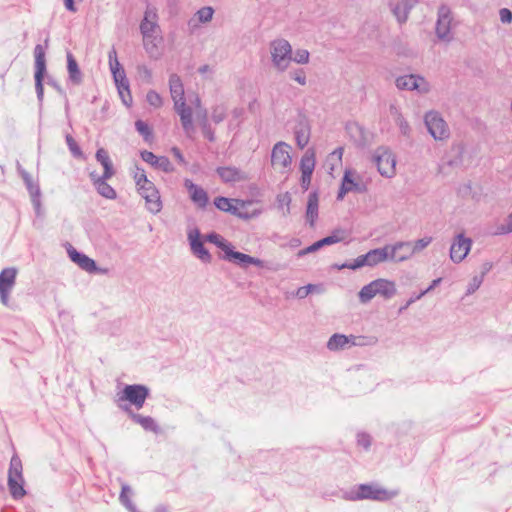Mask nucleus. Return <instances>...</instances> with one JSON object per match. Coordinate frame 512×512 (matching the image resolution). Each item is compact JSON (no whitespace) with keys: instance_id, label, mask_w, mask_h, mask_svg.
I'll return each mask as SVG.
<instances>
[{"instance_id":"obj_1","label":"nucleus","mask_w":512,"mask_h":512,"mask_svg":"<svg viewBox=\"0 0 512 512\" xmlns=\"http://www.w3.org/2000/svg\"><path fill=\"white\" fill-rule=\"evenodd\" d=\"M133 179L139 194L145 199L147 209L153 213L159 212L161 209L159 192L154 183L147 178L145 171L136 167Z\"/></svg>"},{"instance_id":"obj_2","label":"nucleus","mask_w":512,"mask_h":512,"mask_svg":"<svg viewBox=\"0 0 512 512\" xmlns=\"http://www.w3.org/2000/svg\"><path fill=\"white\" fill-rule=\"evenodd\" d=\"M411 256L408 244L398 243L394 246H385L383 248L370 250L365 254L368 260V266H375L387 260L404 261Z\"/></svg>"},{"instance_id":"obj_3","label":"nucleus","mask_w":512,"mask_h":512,"mask_svg":"<svg viewBox=\"0 0 512 512\" xmlns=\"http://www.w3.org/2000/svg\"><path fill=\"white\" fill-rule=\"evenodd\" d=\"M372 161L378 172L386 178H392L396 174V156L387 147H378L372 155Z\"/></svg>"},{"instance_id":"obj_4","label":"nucleus","mask_w":512,"mask_h":512,"mask_svg":"<svg viewBox=\"0 0 512 512\" xmlns=\"http://www.w3.org/2000/svg\"><path fill=\"white\" fill-rule=\"evenodd\" d=\"M291 146L285 142H278L271 152V166L277 172L284 173L292 164Z\"/></svg>"},{"instance_id":"obj_5","label":"nucleus","mask_w":512,"mask_h":512,"mask_svg":"<svg viewBox=\"0 0 512 512\" xmlns=\"http://www.w3.org/2000/svg\"><path fill=\"white\" fill-rule=\"evenodd\" d=\"M291 52L289 42L284 39L275 40L271 43L272 61L280 70H284L288 67L291 61Z\"/></svg>"},{"instance_id":"obj_6","label":"nucleus","mask_w":512,"mask_h":512,"mask_svg":"<svg viewBox=\"0 0 512 512\" xmlns=\"http://www.w3.org/2000/svg\"><path fill=\"white\" fill-rule=\"evenodd\" d=\"M34 57H35V88L37 92V96L40 100L43 98L44 87H43V79L46 73V60H45V50L42 45H36L34 48Z\"/></svg>"},{"instance_id":"obj_7","label":"nucleus","mask_w":512,"mask_h":512,"mask_svg":"<svg viewBox=\"0 0 512 512\" xmlns=\"http://www.w3.org/2000/svg\"><path fill=\"white\" fill-rule=\"evenodd\" d=\"M148 394V388L143 385H127L119 396V401H128L137 409H140L143 407Z\"/></svg>"},{"instance_id":"obj_8","label":"nucleus","mask_w":512,"mask_h":512,"mask_svg":"<svg viewBox=\"0 0 512 512\" xmlns=\"http://www.w3.org/2000/svg\"><path fill=\"white\" fill-rule=\"evenodd\" d=\"M316 165V155L313 149H308L301 158V187L307 191L311 184L312 174Z\"/></svg>"},{"instance_id":"obj_9","label":"nucleus","mask_w":512,"mask_h":512,"mask_svg":"<svg viewBox=\"0 0 512 512\" xmlns=\"http://www.w3.org/2000/svg\"><path fill=\"white\" fill-rule=\"evenodd\" d=\"M17 270L9 267L0 272V300L3 305L9 304V296L15 285Z\"/></svg>"},{"instance_id":"obj_10","label":"nucleus","mask_w":512,"mask_h":512,"mask_svg":"<svg viewBox=\"0 0 512 512\" xmlns=\"http://www.w3.org/2000/svg\"><path fill=\"white\" fill-rule=\"evenodd\" d=\"M472 246L470 238L465 237L463 234L456 236L450 248V258L453 262L459 263L465 259Z\"/></svg>"},{"instance_id":"obj_11","label":"nucleus","mask_w":512,"mask_h":512,"mask_svg":"<svg viewBox=\"0 0 512 512\" xmlns=\"http://www.w3.org/2000/svg\"><path fill=\"white\" fill-rule=\"evenodd\" d=\"M425 122L434 139L442 140L447 137L448 129L446 123L436 113H428L425 117Z\"/></svg>"},{"instance_id":"obj_12","label":"nucleus","mask_w":512,"mask_h":512,"mask_svg":"<svg viewBox=\"0 0 512 512\" xmlns=\"http://www.w3.org/2000/svg\"><path fill=\"white\" fill-rule=\"evenodd\" d=\"M157 13L154 9L145 11L144 19L140 24V30L143 37L149 38L153 34H160V28L157 24Z\"/></svg>"},{"instance_id":"obj_13","label":"nucleus","mask_w":512,"mask_h":512,"mask_svg":"<svg viewBox=\"0 0 512 512\" xmlns=\"http://www.w3.org/2000/svg\"><path fill=\"white\" fill-rule=\"evenodd\" d=\"M396 85L400 89L418 90L420 92L428 90L426 81L423 78L416 77L414 75L399 77L396 80Z\"/></svg>"},{"instance_id":"obj_14","label":"nucleus","mask_w":512,"mask_h":512,"mask_svg":"<svg viewBox=\"0 0 512 512\" xmlns=\"http://www.w3.org/2000/svg\"><path fill=\"white\" fill-rule=\"evenodd\" d=\"M193 253L203 261L210 260V254L200 240V232L197 229L191 230L188 234Z\"/></svg>"},{"instance_id":"obj_15","label":"nucleus","mask_w":512,"mask_h":512,"mask_svg":"<svg viewBox=\"0 0 512 512\" xmlns=\"http://www.w3.org/2000/svg\"><path fill=\"white\" fill-rule=\"evenodd\" d=\"M233 215H236L240 218H252L257 216L260 211L256 208H252L254 206V203L252 201H243V200H235V203L233 204Z\"/></svg>"},{"instance_id":"obj_16","label":"nucleus","mask_w":512,"mask_h":512,"mask_svg":"<svg viewBox=\"0 0 512 512\" xmlns=\"http://www.w3.org/2000/svg\"><path fill=\"white\" fill-rule=\"evenodd\" d=\"M386 492L375 488L371 484H361L357 493H352L349 498L352 500L362 498L384 499Z\"/></svg>"},{"instance_id":"obj_17","label":"nucleus","mask_w":512,"mask_h":512,"mask_svg":"<svg viewBox=\"0 0 512 512\" xmlns=\"http://www.w3.org/2000/svg\"><path fill=\"white\" fill-rule=\"evenodd\" d=\"M185 187L188 189L191 200L200 208L208 203L207 193L201 187L195 185L191 180H185Z\"/></svg>"},{"instance_id":"obj_18","label":"nucleus","mask_w":512,"mask_h":512,"mask_svg":"<svg viewBox=\"0 0 512 512\" xmlns=\"http://www.w3.org/2000/svg\"><path fill=\"white\" fill-rule=\"evenodd\" d=\"M169 87L171 98L174 102V106H179L180 103L185 102L184 99V87L180 77L176 74L170 76Z\"/></svg>"},{"instance_id":"obj_19","label":"nucleus","mask_w":512,"mask_h":512,"mask_svg":"<svg viewBox=\"0 0 512 512\" xmlns=\"http://www.w3.org/2000/svg\"><path fill=\"white\" fill-rule=\"evenodd\" d=\"M69 256L71 260L76 263L83 270L92 273L97 270L96 263L93 259L89 258L85 254H81L75 249L69 250Z\"/></svg>"},{"instance_id":"obj_20","label":"nucleus","mask_w":512,"mask_h":512,"mask_svg":"<svg viewBox=\"0 0 512 512\" xmlns=\"http://www.w3.org/2000/svg\"><path fill=\"white\" fill-rule=\"evenodd\" d=\"M225 256H226V259H228L229 261H235V262H238L239 264H243V265L252 264V265L259 266V267L263 266L262 260H260L258 258L251 257V256L241 253V252L233 251L232 246L230 247V249L228 250V252L226 253Z\"/></svg>"},{"instance_id":"obj_21","label":"nucleus","mask_w":512,"mask_h":512,"mask_svg":"<svg viewBox=\"0 0 512 512\" xmlns=\"http://www.w3.org/2000/svg\"><path fill=\"white\" fill-rule=\"evenodd\" d=\"M376 288L377 295L383 296L384 298H391L396 294V284L393 281L387 279H377L373 281Z\"/></svg>"},{"instance_id":"obj_22","label":"nucleus","mask_w":512,"mask_h":512,"mask_svg":"<svg viewBox=\"0 0 512 512\" xmlns=\"http://www.w3.org/2000/svg\"><path fill=\"white\" fill-rule=\"evenodd\" d=\"M355 337L354 336H346L343 334H334L330 337L327 342V347L331 351H336L345 348L347 345H355Z\"/></svg>"},{"instance_id":"obj_23","label":"nucleus","mask_w":512,"mask_h":512,"mask_svg":"<svg viewBox=\"0 0 512 512\" xmlns=\"http://www.w3.org/2000/svg\"><path fill=\"white\" fill-rule=\"evenodd\" d=\"M450 24V12L448 9L442 8L439 12V19L436 26V32L440 38H445L448 35Z\"/></svg>"},{"instance_id":"obj_24","label":"nucleus","mask_w":512,"mask_h":512,"mask_svg":"<svg viewBox=\"0 0 512 512\" xmlns=\"http://www.w3.org/2000/svg\"><path fill=\"white\" fill-rule=\"evenodd\" d=\"M174 108L180 116L184 130L186 133H190L193 130L191 108L187 107L185 102L180 103L179 106H174Z\"/></svg>"},{"instance_id":"obj_25","label":"nucleus","mask_w":512,"mask_h":512,"mask_svg":"<svg viewBox=\"0 0 512 512\" xmlns=\"http://www.w3.org/2000/svg\"><path fill=\"white\" fill-rule=\"evenodd\" d=\"M90 176L99 194H101L103 197L107 199L116 198V191L105 182L106 179H103V176L97 177L94 173H91Z\"/></svg>"},{"instance_id":"obj_26","label":"nucleus","mask_w":512,"mask_h":512,"mask_svg":"<svg viewBox=\"0 0 512 512\" xmlns=\"http://www.w3.org/2000/svg\"><path fill=\"white\" fill-rule=\"evenodd\" d=\"M96 159L104 168L103 179L111 178L114 170L108 152L104 148H99L96 152Z\"/></svg>"},{"instance_id":"obj_27","label":"nucleus","mask_w":512,"mask_h":512,"mask_svg":"<svg viewBox=\"0 0 512 512\" xmlns=\"http://www.w3.org/2000/svg\"><path fill=\"white\" fill-rule=\"evenodd\" d=\"M318 205L319 199L316 192L310 193L308 197L307 210H306V218L309 221L310 225L313 226L317 217H318Z\"/></svg>"},{"instance_id":"obj_28","label":"nucleus","mask_w":512,"mask_h":512,"mask_svg":"<svg viewBox=\"0 0 512 512\" xmlns=\"http://www.w3.org/2000/svg\"><path fill=\"white\" fill-rule=\"evenodd\" d=\"M343 239H344L343 233L342 232H337L334 235L325 237V238L315 242L314 244L309 246L304 252H301L300 254L314 252V251H316L317 249L321 248L324 245L335 244V243H338V242L342 241Z\"/></svg>"},{"instance_id":"obj_29","label":"nucleus","mask_w":512,"mask_h":512,"mask_svg":"<svg viewBox=\"0 0 512 512\" xmlns=\"http://www.w3.org/2000/svg\"><path fill=\"white\" fill-rule=\"evenodd\" d=\"M357 187V184L354 182L352 178V172L351 171H345L344 177L342 180V185L340 188V191L338 193V199H343L345 194L348 192L354 190Z\"/></svg>"},{"instance_id":"obj_30","label":"nucleus","mask_w":512,"mask_h":512,"mask_svg":"<svg viewBox=\"0 0 512 512\" xmlns=\"http://www.w3.org/2000/svg\"><path fill=\"white\" fill-rule=\"evenodd\" d=\"M218 174L226 182H235L243 179L242 173L231 167H223L218 169Z\"/></svg>"},{"instance_id":"obj_31","label":"nucleus","mask_w":512,"mask_h":512,"mask_svg":"<svg viewBox=\"0 0 512 512\" xmlns=\"http://www.w3.org/2000/svg\"><path fill=\"white\" fill-rule=\"evenodd\" d=\"M67 69L72 81L75 83H79L81 80V72L74 56L70 52L67 53Z\"/></svg>"},{"instance_id":"obj_32","label":"nucleus","mask_w":512,"mask_h":512,"mask_svg":"<svg viewBox=\"0 0 512 512\" xmlns=\"http://www.w3.org/2000/svg\"><path fill=\"white\" fill-rule=\"evenodd\" d=\"M161 42H162V37L160 34L152 33V36H150L149 38L143 37L144 47H145L146 51L151 55H154L157 53L158 47Z\"/></svg>"},{"instance_id":"obj_33","label":"nucleus","mask_w":512,"mask_h":512,"mask_svg":"<svg viewBox=\"0 0 512 512\" xmlns=\"http://www.w3.org/2000/svg\"><path fill=\"white\" fill-rule=\"evenodd\" d=\"M20 478H22V462L18 457H12L10 461L8 480H18Z\"/></svg>"},{"instance_id":"obj_34","label":"nucleus","mask_w":512,"mask_h":512,"mask_svg":"<svg viewBox=\"0 0 512 512\" xmlns=\"http://www.w3.org/2000/svg\"><path fill=\"white\" fill-rule=\"evenodd\" d=\"M133 420L136 423H138L139 425H141L145 430H150L153 432H157V430H158V427H157L154 419L151 417H144L141 415H133Z\"/></svg>"},{"instance_id":"obj_35","label":"nucleus","mask_w":512,"mask_h":512,"mask_svg":"<svg viewBox=\"0 0 512 512\" xmlns=\"http://www.w3.org/2000/svg\"><path fill=\"white\" fill-rule=\"evenodd\" d=\"M377 295L373 281L365 285L359 292V299L362 303L370 301Z\"/></svg>"},{"instance_id":"obj_36","label":"nucleus","mask_w":512,"mask_h":512,"mask_svg":"<svg viewBox=\"0 0 512 512\" xmlns=\"http://www.w3.org/2000/svg\"><path fill=\"white\" fill-rule=\"evenodd\" d=\"M235 200L236 199H229L226 197H217L214 200V204L219 210L230 212L232 214Z\"/></svg>"},{"instance_id":"obj_37","label":"nucleus","mask_w":512,"mask_h":512,"mask_svg":"<svg viewBox=\"0 0 512 512\" xmlns=\"http://www.w3.org/2000/svg\"><path fill=\"white\" fill-rule=\"evenodd\" d=\"M207 240L216 246H218L220 249L224 251L226 254L230 247L232 246L230 243H228L221 235L212 233L207 236Z\"/></svg>"},{"instance_id":"obj_38","label":"nucleus","mask_w":512,"mask_h":512,"mask_svg":"<svg viewBox=\"0 0 512 512\" xmlns=\"http://www.w3.org/2000/svg\"><path fill=\"white\" fill-rule=\"evenodd\" d=\"M117 90H118L119 96H120L123 104L126 105L127 107H130L132 105L133 98H132L131 91L129 88V83L119 85L117 87Z\"/></svg>"},{"instance_id":"obj_39","label":"nucleus","mask_w":512,"mask_h":512,"mask_svg":"<svg viewBox=\"0 0 512 512\" xmlns=\"http://www.w3.org/2000/svg\"><path fill=\"white\" fill-rule=\"evenodd\" d=\"M136 130L143 136L146 142H151L153 138L152 130L147 123L142 120L135 122Z\"/></svg>"},{"instance_id":"obj_40","label":"nucleus","mask_w":512,"mask_h":512,"mask_svg":"<svg viewBox=\"0 0 512 512\" xmlns=\"http://www.w3.org/2000/svg\"><path fill=\"white\" fill-rule=\"evenodd\" d=\"M146 99L148 103L154 108H160L163 105V99L161 95L154 90L148 91Z\"/></svg>"},{"instance_id":"obj_41","label":"nucleus","mask_w":512,"mask_h":512,"mask_svg":"<svg viewBox=\"0 0 512 512\" xmlns=\"http://www.w3.org/2000/svg\"><path fill=\"white\" fill-rule=\"evenodd\" d=\"M108 58H109V66H110V70H111L112 74H114L115 72L123 70L120 62L118 61L117 53H116L115 49H112L109 52Z\"/></svg>"},{"instance_id":"obj_42","label":"nucleus","mask_w":512,"mask_h":512,"mask_svg":"<svg viewBox=\"0 0 512 512\" xmlns=\"http://www.w3.org/2000/svg\"><path fill=\"white\" fill-rule=\"evenodd\" d=\"M8 487L11 495L17 499L25 495V490L21 485V482H8Z\"/></svg>"},{"instance_id":"obj_43","label":"nucleus","mask_w":512,"mask_h":512,"mask_svg":"<svg viewBox=\"0 0 512 512\" xmlns=\"http://www.w3.org/2000/svg\"><path fill=\"white\" fill-rule=\"evenodd\" d=\"M154 167L164 172L173 171V165L171 164L170 160L165 156H159Z\"/></svg>"},{"instance_id":"obj_44","label":"nucleus","mask_w":512,"mask_h":512,"mask_svg":"<svg viewBox=\"0 0 512 512\" xmlns=\"http://www.w3.org/2000/svg\"><path fill=\"white\" fill-rule=\"evenodd\" d=\"M431 241H432L431 237H426V238H423V239H420V240L416 241L413 246L410 243H407L409 245V249L411 251V255L413 253H415V252H418V251L422 250L426 246H428L431 243Z\"/></svg>"},{"instance_id":"obj_45","label":"nucleus","mask_w":512,"mask_h":512,"mask_svg":"<svg viewBox=\"0 0 512 512\" xmlns=\"http://www.w3.org/2000/svg\"><path fill=\"white\" fill-rule=\"evenodd\" d=\"M213 9L211 7H204V8H201L197 13V17L199 19L200 22H208L212 19L213 17Z\"/></svg>"},{"instance_id":"obj_46","label":"nucleus","mask_w":512,"mask_h":512,"mask_svg":"<svg viewBox=\"0 0 512 512\" xmlns=\"http://www.w3.org/2000/svg\"><path fill=\"white\" fill-rule=\"evenodd\" d=\"M66 143L71 151V153L76 157L82 156V151L80 150L77 142L71 135H66Z\"/></svg>"},{"instance_id":"obj_47","label":"nucleus","mask_w":512,"mask_h":512,"mask_svg":"<svg viewBox=\"0 0 512 512\" xmlns=\"http://www.w3.org/2000/svg\"><path fill=\"white\" fill-rule=\"evenodd\" d=\"M158 157L159 156H156L152 152L147 151V150H144V151L141 152L142 160L145 161L146 163L152 165V166H155Z\"/></svg>"},{"instance_id":"obj_48","label":"nucleus","mask_w":512,"mask_h":512,"mask_svg":"<svg viewBox=\"0 0 512 512\" xmlns=\"http://www.w3.org/2000/svg\"><path fill=\"white\" fill-rule=\"evenodd\" d=\"M294 61L305 64L309 61V52L307 50H298L295 54Z\"/></svg>"},{"instance_id":"obj_49","label":"nucleus","mask_w":512,"mask_h":512,"mask_svg":"<svg viewBox=\"0 0 512 512\" xmlns=\"http://www.w3.org/2000/svg\"><path fill=\"white\" fill-rule=\"evenodd\" d=\"M365 265L368 266V260L365 258V255H361L355 260L353 264L344 265L343 267H347L349 269H357Z\"/></svg>"},{"instance_id":"obj_50","label":"nucleus","mask_w":512,"mask_h":512,"mask_svg":"<svg viewBox=\"0 0 512 512\" xmlns=\"http://www.w3.org/2000/svg\"><path fill=\"white\" fill-rule=\"evenodd\" d=\"M113 78H114L116 87H118L119 85H122V84L129 83L127 78H126V74H125L124 69L121 70V71L115 72L113 74Z\"/></svg>"},{"instance_id":"obj_51","label":"nucleus","mask_w":512,"mask_h":512,"mask_svg":"<svg viewBox=\"0 0 512 512\" xmlns=\"http://www.w3.org/2000/svg\"><path fill=\"white\" fill-rule=\"evenodd\" d=\"M500 19L503 23H510L512 21V13L507 8H502L499 11Z\"/></svg>"},{"instance_id":"obj_52","label":"nucleus","mask_w":512,"mask_h":512,"mask_svg":"<svg viewBox=\"0 0 512 512\" xmlns=\"http://www.w3.org/2000/svg\"><path fill=\"white\" fill-rule=\"evenodd\" d=\"M278 201L280 204L285 205L287 207V209H289V205L291 203V195L289 194V192L280 194L278 196Z\"/></svg>"},{"instance_id":"obj_53","label":"nucleus","mask_w":512,"mask_h":512,"mask_svg":"<svg viewBox=\"0 0 512 512\" xmlns=\"http://www.w3.org/2000/svg\"><path fill=\"white\" fill-rule=\"evenodd\" d=\"M213 120L216 122V123H219L221 122L224 117H225V112L222 108L220 109H215L214 112H213Z\"/></svg>"},{"instance_id":"obj_54","label":"nucleus","mask_w":512,"mask_h":512,"mask_svg":"<svg viewBox=\"0 0 512 512\" xmlns=\"http://www.w3.org/2000/svg\"><path fill=\"white\" fill-rule=\"evenodd\" d=\"M308 143V136L304 134L297 135V144L300 148H304Z\"/></svg>"},{"instance_id":"obj_55","label":"nucleus","mask_w":512,"mask_h":512,"mask_svg":"<svg viewBox=\"0 0 512 512\" xmlns=\"http://www.w3.org/2000/svg\"><path fill=\"white\" fill-rule=\"evenodd\" d=\"M394 13H395V15L397 16V18H398V20L400 22H404L407 19V11H406V9H403L402 13H400V9H399V7H397L394 10Z\"/></svg>"},{"instance_id":"obj_56","label":"nucleus","mask_w":512,"mask_h":512,"mask_svg":"<svg viewBox=\"0 0 512 512\" xmlns=\"http://www.w3.org/2000/svg\"><path fill=\"white\" fill-rule=\"evenodd\" d=\"M294 80L297 81L299 84L304 85L306 83L305 74L302 71L299 73H296L294 75Z\"/></svg>"},{"instance_id":"obj_57","label":"nucleus","mask_w":512,"mask_h":512,"mask_svg":"<svg viewBox=\"0 0 512 512\" xmlns=\"http://www.w3.org/2000/svg\"><path fill=\"white\" fill-rule=\"evenodd\" d=\"M331 156L332 157H336L338 162H341L342 160V156H343V148L342 147H339L337 149H335L332 153H331Z\"/></svg>"},{"instance_id":"obj_58","label":"nucleus","mask_w":512,"mask_h":512,"mask_svg":"<svg viewBox=\"0 0 512 512\" xmlns=\"http://www.w3.org/2000/svg\"><path fill=\"white\" fill-rule=\"evenodd\" d=\"M64 5L69 11H72V12L76 11V8L74 5V0H64Z\"/></svg>"},{"instance_id":"obj_59","label":"nucleus","mask_w":512,"mask_h":512,"mask_svg":"<svg viewBox=\"0 0 512 512\" xmlns=\"http://www.w3.org/2000/svg\"><path fill=\"white\" fill-rule=\"evenodd\" d=\"M173 155L179 160V162H184L183 155L181 154L180 150L176 147L172 148Z\"/></svg>"},{"instance_id":"obj_60","label":"nucleus","mask_w":512,"mask_h":512,"mask_svg":"<svg viewBox=\"0 0 512 512\" xmlns=\"http://www.w3.org/2000/svg\"><path fill=\"white\" fill-rule=\"evenodd\" d=\"M510 231H512V214L509 215V217L507 219V228L502 229L501 233H506V232H510Z\"/></svg>"},{"instance_id":"obj_61","label":"nucleus","mask_w":512,"mask_h":512,"mask_svg":"<svg viewBox=\"0 0 512 512\" xmlns=\"http://www.w3.org/2000/svg\"><path fill=\"white\" fill-rule=\"evenodd\" d=\"M311 286H308V287H302L298 290L297 294L300 296V297H304L308 294V289L310 288Z\"/></svg>"},{"instance_id":"obj_62","label":"nucleus","mask_w":512,"mask_h":512,"mask_svg":"<svg viewBox=\"0 0 512 512\" xmlns=\"http://www.w3.org/2000/svg\"><path fill=\"white\" fill-rule=\"evenodd\" d=\"M439 282H440V279L434 280V281H433V284H432L429 288H427L425 291H423L422 293H420V294L416 297V299H420V298H421V297H422V296H423L427 291L431 290V289L433 288V286H434V285H436V284H437V283H439Z\"/></svg>"},{"instance_id":"obj_63","label":"nucleus","mask_w":512,"mask_h":512,"mask_svg":"<svg viewBox=\"0 0 512 512\" xmlns=\"http://www.w3.org/2000/svg\"><path fill=\"white\" fill-rule=\"evenodd\" d=\"M194 105L196 108H200L201 107V100L200 98L198 97V95H195V99H194Z\"/></svg>"},{"instance_id":"obj_64","label":"nucleus","mask_w":512,"mask_h":512,"mask_svg":"<svg viewBox=\"0 0 512 512\" xmlns=\"http://www.w3.org/2000/svg\"><path fill=\"white\" fill-rule=\"evenodd\" d=\"M407 253V248L404 247L401 250H397V255H405Z\"/></svg>"}]
</instances>
